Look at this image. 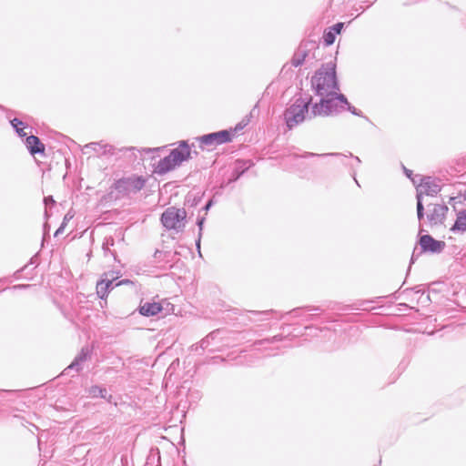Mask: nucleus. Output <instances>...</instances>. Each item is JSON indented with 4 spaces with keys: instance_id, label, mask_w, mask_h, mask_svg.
I'll list each match as a JSON object with an SVG mask.
<instances>
[{
    "instance_id": "4be33fe9",
    "label": "nucleus",
    "mask_w": 466,
    "mask_h": 466,
    "mask_svg": "<svg viewBox=\"0 0 466 466\" xmlns=\"http://www.w3.org/2000/svg\"><path fill=\"white\" fill-rule=\"evenodd\" d=\"M10 124L20 137L26 136V133L24 131L25 124L23 121L19 120L18 118H14L10 121Z\"/></svg>"
},
{
    "instance_id": "6ab92c4d",
    "label": "nucleus",
    "mask_w": 466,
    "mask_h": 466,
    "mask_svg": "<svg viewBox=\"0 0 466 466\" xmlns=\"http://www.w3.org/2000/svg\"><path fill=\"white\" fill-rule=\"evenodd\" d=\"M87 392L92 398L99 397V398L107 400L108 401H110V399L112 398L111 395L107 394V390L106 388H103V387H100L97 385L91 386L88 389Z\"/></svg>"
},
{
    "instance_id": "a211bd4d",
    "label": "nucleus",
    "mask_w": 466,
    "mask_h": 466,
    "mask_svg": "<svg viewBox=\"0 0 466 466\" xmlns=\"http://www.w3.org/2000/svg\"><path fill=\"white\" fill-rule=\"evenodd\" d=\"M319 155L313 154V153H308V152H305L302 155H294L293 156V158H294V160L296 162V165L299 166V167L307 166L308 165V162H307L308 159H312L313 162H315L317 164L318 160H319Z\"/></svg>"
},
{
    "instance_id": "f257e3e1",
    "label": "nucleus",
    "mask_w": 466,
    "mask_h": 466,
    "mask_svg": "<svg viewBox=\"0 0 466 466\" xmlns=\"http://www.w3.org/2000/svg\"><path fill=\"white\" fill-rule=\"evenodd\" d=\"M348 110L354 116H363L362 112L351 106L340 93L336 75V57L322 65V116H337Z\"/></svg>"
},
{
    "instance_id": "c85d7f7f",
    "label": "nucleus",
    "mask_w": 466,
    "mask_h": 466,
    "mask_svg": "<svg viewBox=\"0 0 466 466\" xmlns=\"http://www.w3.org/2000/svg\"><path fill=\"white\" fill-rule=\"evenodd\" d=\"M44 203L46 206L53 205L55 204V200L52 196H48L44 198Z\"/></svg>"
},
{
    "instance_id": "58836bf2",
    "label": "nucleus",
    "mask_w": 466,
    "mask_h": 466,
    "mask_svg": "<svg viewBox=\"0 0 466 466\" xmlns=\"http://www.w3.org/2000/svg\"><path fill=\"white\" fill-rule=\"evenodd\" d=\"M355 160L360 164V159L358 157H355Z\"/></svg>"
},
{
    "instance_id": "dca6fc26",
    "label": "nucleus",
    "mask_w": 466,
    "mask_h": 466,
    "mask_svg": "<svg viewBox=\"0 0 466 466\" xmlns=\"http://www.w3.org/2000/svg\"><path fill=\"white\" fill-rule=\"evenodd\" d=\"M158 302H145L139 306V313L146 317L155 316L162 310Z\"/></svg>"
},
{
    "instance_id": "ddd939ff",
    "label": "nucleus",
    "mask_w": 466,
    "mask_h": 466,
    "mask_svg": "<svg viewBox=\"0 0 466 466\" xmlns=\"http://www.w3.org/2000/svg\"><path fill=\"white\" fill-rule=\"evenodd\" d=\"M344 25V23L339 22L329 27H327L322 34L324 44L326 46H331L335 42L337 35H340Z\"/></svg>"
},
{
    "instance_id": "0eeeda50",
    "label": "nucleus",
    "mask_w": 466,
    "mask_h": 466,
    "mask_svg": "<svg viewBox=\"0 0 466 466\" xmlns=\"http://www.w3.org/2000/svg\"><path fill=\"white\" fill-rule=\"evenodd\" d=\"M135 147H121L116 148L114 146L103 143V142H91L84 146L82 148L83 154H88L89 150L93 151L97 155V157L101 156H113L118 152H124L127 150H134Z\"/></svg>"
},
{
    "instance_id": "412c9836",
    "label": "nucleus",
    "mask_w": 466,
    "mask_h": 466,
    "mask_svg": "<svg viewBox=\"0 0 466 466\" xmlns=\"http://www.w3.org/2000/svg\"><path fill=\"white\" fill-rule=\"evenodd\" d=\"M311 87L317 96L320 95V69H317L311 77Z\"/></svg>"
},
{
    "instance_id": "e433bc0d",
    "label": "nucleus",
    "mask_w": 466,
    "mask_h": 466,
    "mask_svg": "<svg viewBox=\"0 0 466 466\" xmlns=\"http://www.w3.org/2000/svg\"><path fill=\"white\" fill-rule=\"evenodd\" d=\"M198 200H199V198H198V199H197L196 198H194V199H193V201H192V204H191V205H192V206L197 205Z\"/></svg>"
},
{
    "instance_id": "4468645a",
    "label": "nucleus",
    "mask_w": 466,
    "mask_h": 466,
    "mask_svg": "<svg viewBox=\"0 0 466 466\" xmlns=\"http://www.w3.org/2000/svg\"><path fill=\"white\" fill-rule=\"evenodd\" d=\"M90 355L88 348H82L81 351L76 356L72 363L64 370V374H68L70 370H74L79 372L82 370V363L85 362Z\"/></svg>"
},
{
    "instance_id": "5701e85b",
    "label": "nucleus",
    "mask_w": 466,
    "mask_h": 466,
    "mask_svg": "<svg viewBox=\"0 0 466 466\" xmlns=\"http://www.w3.org/2000/svg\"><path fill=\"white\" fill-rule=\"evenodd\" d=\"M205 219H206L205 217H200V218H198V219H197V225L198 227V236L196 240V247L199 253H200V242H201V238H202V230H203Z\"/></svg>"
},
{
    "instance_id": "7ed1b4c3",
    "label": "nucleus",
    "mask_w": 466,
    "mask_h": 466,
    "mask_svg": "<svg viewBox=\"0 0 466 466\" xmlns=\"http://www.w3.org/2000/svg\"><path fill=\"white\" fill-rule=\"evenodd\" d=\"M440 181L431 177L420 178V183L417 185V216L419 220L424 217V207L422 204L423 196H435L441 191Z\"/></svg>"
},
{
    "instance_id": "aec40b11",
    "label": "nucleus",
    "mask_w": 466,
    "mask_h": 466,
    "mask_svg": "<svg viewBox=\"0 0 466 466\" xmlns=\"http://www.w3.org/2000/svg\"><path fill=\"white\" fill-rule=\"evenodd\" d=\"M452 230L466 231V209L459 212Z\"/></svg>"
},
{
    "instance_id": "bb28decb",
    "label": "nucleus",
    "mask_w": 466,
    "mask_h": 466,
    "mask_svg": "<svg viewBox=\"0 0 466 466\" xmlns=\"http://www.w3.org/2000/svg\"><path fill=\"white\" fill-rule=\"evenodd\" d=\"M320 101L319 102H315L313 104V106H312V115L315 116H318V115H320Z\"/></svg>"
},
{
    "instance_id": "f3484780",
    "label": "nucleus",
    "mask_w": 466,
    "mask_h": 466,
    "mask_svg": "<svg viewBox=\"0 0 466 466\" xmlns=\"http://www.w3.org/2000/svg\"><path fill=\"white\" fill-rule=\"evenodd\" d=\"M176 167L177 164L175 161H172L170 155H168L158 161L156 171L157 173L163 175L174 169Z\"/></svg>"
},
{
    "instance_id": "f8f14e48",
    "label": "nucleus",
    "mask_w": 466,
    "mask_h": 466,
    "mask_svg": "<svg viewBox=\"0 0 466 466\" xmlns=\"http://www.w3.org/2000/svg\"><path fill=\"white\" fill-rule=\"evenodd\" d=\"M172 161L179 166L183 161L190 157V148L186 141H181L177 148L172 149L169 153Z\"/></svg>"
},
{
    "instance_id": "20e7f679",
    "label": "nucleus",
    "mask_w": 466,
    "mask_h": 466,
    "mask_svg": "<svg viewBox=\"0 0 466 466\" xmlns=\"http://www.w3.org/2000/svg\"><path fill=\"white\" fill-rule=\"evenodd\" d=\"M186 218L187 212L184 208L170 207L162 213L161 222L166 228L179 232L185 228Z\"/></svg>"
},
{
    "instance_id": "f03ea898",
    "label": "nucleus",
    "mask_w": 466,
    "mask_h": 466,
    "mask_svg": "<svg viewBox=\"0 0 466 466\" xmlns=\"http://www.w3.org/2000/svg\"><path fill=\"white\" fill-rule=\"evenodd\" d=\"M312 102V98H297L295 102L290 105L284 111V120L289 129H292L305 119V114L309 113V105Z\"/></svg>"
},
{
    "instance_id": "cd10ccee",
    "label": "nucleus",
    "mask_w": 466,
    "mask_h": 466,
    "mask_svg": "<svg viewBox=\"0 0 466 466\" xmlns=\"http://www.w3.org/2000/svg\"><path fill=\"white\" fill-rule=\"evenodd\" d=\"M110 246H114V238L111 237L106 239L105 243L103 244V249L107 251L109 250Z\"/></svg>"
},
{
    "instance_id": "9d476101",
    "label": "nucleus",
    "mask_w": 466,
    "mask_h": 466,
    "mask_svg": "<svg viewBox=\"0 0 466 466\" xmlns=\"http://www.w3.org/2000/svg\"><path fill=\"white\" fill-rule=\"evenodd\" d=\"M420 245L424 251H430L432 253H440L445 248L443 241L434 239L430 235H423L420 238Z\"/></svg>"
},
{
    "instance_id": "b1692460",
    "label": "nucleus",
    "mask_w": 466,
    "mask_h": 466,
    "mask_svg": "<svg viewBox=\"0 0 466 466\" xmlns=\"http://www.w3.org/2000/svg\"><path fill=\"white\" fill-rule=\"evenodd\" d=\"M281 339H282V337L280 335H276L269 339H264L258 340L254 343V346H262V345L268 344V343H275V342L280 341Z\"/></svg>"
},
{
    "instance_id": "2eb2a0df",
    "label": "nucleus",
    "mask_w": 466,
    "mask_h": 466,
    "mask_svg": "<svg viewBox=\"0 0 466 466\" xmlns=\"http://www.w3.org/2000/svg\"><path fill=\"white\" fill-rule=\"evenodd\" d=\"M25 146L32 156L45 154L46 147L36 136L31 135L26 137Z\"/></svg>"
},
{
    "instance_id": "6e6552de",
    "label": "nucleus",
    "mask_w": 466,
    "mask_h": 466,
    "mask_svg": "<svg viewBox=\"0 0 466 466\" xmlns=\"http://www.w3.org/2000/svg\"><path fill=\"white\" fill-rule=\"evenodd\" d=\"M199 141L201 145L208 147H214L232 140L231 133L228 130H220L214 133H209L200 137Z\"/></svg>"
},
{
    "instance_id": "2f4dec72",
    "label": "nucleus",
    "mask_w": 466,
    "mask_h": 466,
    "mask_svg": "<svg viewBox=\"0 0 466 466\" xmlns=\"http://www.w3.org/2000/svg\"><path fill=\"white\" fill-rule=\"evenodd\" d=\"M65 228H66L65 223H62V224L60 225V227H59V228L56 229V231L55 232V237H57L59 234L63 233V232H64V230H65Z\"/></svg>"
},
{
    "instance_id": "1a4fd4ad",
    "label": "nucleus",
    "mask_w": 466,
    "mask_h": 466,
    "mask_svg": "<svg viewBox=\"0 0 466 466\" xmlns=\"http://www.w3.org/2000/svg\"><path fill=\"white\" fill-rule=\"evenodd\" d=\"M449 208L444 204H433L429 206L427 218L431 225H441L444 222Z\"/></svg>"
},
{
    "instance_id": "423d86ee",
    "label": "nucleus",
    "mask_w": 466,
    "mask_h": 466,
    "mask_svg": "<svg viewBox=\"0 0 466 466\" xmlns=\"http://www.w3.org/2000/svg\"><path fill=\"white\" fill-rule=\"evenodd\" d=\"M319 49L317 40H308L300 44L298 50L294 53L291 59L293 66L297 67L302 65L303 62H309L316 58V52Z\"/></svg>"
},
{
    "instance_id": "72a5a7b5",
    "label": "nucleus",
    "mask_w": 466,
    "mask_h": 466,
    "mask_svg": "<svg viewBox=\"0 0 466 466\" xmlns=\"http://www.w3.org/2000/svg\"><path fill=\"white\" fill-rule=\"evenodd\" d=\"M241 173H238V172H236V174H234V177L230 179V181H236L239 178Z\"/></svg>"
},
{
    "instance_id": "7c9ffc66",
    "label": "nucleus",
    "mask_w": 466,
    "mask_h": 466,
    "mask_svg": "<svg viewBox=\"0 0 466 466\" xmlns=\"http://www.w3.org/2000/svg\"><path fill=\"white\" fill-rule=\"evenodd\" d=\"M73 217H74V215H73V214H71L70 212H67V213L65 215V217H64V218H63V222H62V223H65V226H66L67 222H68L70 219H72V218H73Z\"/></svg>"
},
{
    "instance_id": "4c0bfd02",
    "label": "nucleus",
    "mask_w": 466,
    "mask_h": 466,
    "mask_svg": "<svg viewBox=\"0 0 466 466\" xmlns=\"http://www.w3.org/2000/svg\"><path fill=\"white\" fill-rule=\"evenodd\" d=\"M461 196L463 197V199L466 200V187L464 188L463 192L461 193Z\"/></svg>"
},
{
    "instance_id": "a878e982",
    "label": "nucleus",
    "mask_w": 466,
    "mask_h": 466,
    "mask_svg": "<svg viewBox=\"0 0 466 466\" xmlns=\"http://www.w3.org/2000/svg\"><path fill=\"white\" fill-rule=\"evenodd\" d=\"M403 170H404L405 175H406L409 178H410V179H411V181H412V183L415 185V184L417 183V179H416V178H417L419 176H416V177H412V171H411V170H410V169H408V168H406L404 166H403Z\"/></svg>"
},
{
    "instance_id": "393cba45",
    "label": "nucleus",
    "mask_w": 466,
    "mask_h": 466,
    "mask_svg": "<svg viewBox=\"0 0 466 466\" xmlns=\"http://www.w3.org/2000/svg\"><path fill=\"white\" fill-rule=\"evenodd\" d=\"M215 338V332H211L210 334H208L206 338H204L203 339H201V341L199 342V347L201 349H206L208 347L209 343H210V340L211 339H214Z\"/></svg>"
},
{
    "instance_id": "c9c22d12",
    "label": "nucleus",
    "mask_w": 466,
    "mask_h": 466,
    "mask_svg": "<svg viewBox=\"0 0 466 466\" xmlns=\"http://www.w3.org/2000/svg\"><path fill=\"white\" fill-rule=\"evenodd\" d=\"M27 266H25V268H21L20 270H17L15 273V279H18L19 278V274L22 270H24Z\"/></svg>"
},
{
    "instance_id": "39448f33",
    "label": "nucleus",
    "mask_w": 466,
    "mask_h": 466,
    "mask_svg": "<svg viewBox=\"0 0 466 466\" xmlns=\"http://www.w3.org/2000/svg\"><path fill=\"white\" fill-rule=\"evenodd\" d=\"M146 181L142 176L132 175L117 179L114 184V188L118 194L128 196L140 191L145 187Z\"/></svg>"
},
{
    "instance_id": "c756f323",
    "label": "nucleus",
    "mask_w": 466,
    "mask_h": 466,
    "mask_svg": "<svg viewBox=\"0 0 466 466\" xmlns=\"http://www.w3.org/2000/svg\"><path fill=\"white\" fill-rule=\"evenodd\" d=\"M30 287H31V285H29V284H19V285L13 286L12 289H25Z\"/></svg>"
},
{
    "instance_id": "473e14b6",
    "label": "nucleus",
    "mask_w": 466,
    "mask_h": 466,
    "mask_svg": "<svg viewBox=\"0 0 466 466\" xmlns=\"http://www.w3.org/2000/svg\"><path fill=\"white\" fill-rule=\"evenodd\" d=\"M213 205V200L212 199H209L207 204L203 207V210H205L206 212L212 207Z\"/></svg>"
},
{
    "instance_id": "f704fd0d",
    "label": "nucleus",
    "mask_w": 466,
    "mask_h": 466,
    "mask_svg": "<svg viewBox=\"0 0 466 466\" xmlns=\"http://www.w3.org/2000/svg\"><path fill=\"white\" fill-rule=\"evenodd\" d=\"M255 314H259V315H264V316H268L269 314V311H258V312H254Z\"/></svg>"
},
{
    "instance_id": "9b49d317",
    "label": "nucleus",
    "mask_w": 466,
    "mask_h": 466,
    "mask_svg": "<svg viewBox=\"0 0 466 466\" xmlns=\"http://www.w3.org/2000/svg\"><path fill=\"white\" fill-rule=\"evenodd\" d=\"M104 276H105V278H103L96 284V293H97L98 297L101 299H104L105 297H106L109 290L113 289L114 287L120 286L124 282V281H118L117 283L113 285L114 280H115L114 277L111 276L109 278L107 273H106Z\"/></svg>"
}]
</instances>
